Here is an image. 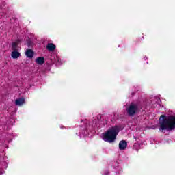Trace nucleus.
<instances>
[{"mask_svg":"<svg viewBox=\"0 0 175 175\" xmlns=\"http://www.w3.org/2000/svg\"><path fill=\"white\" fill-rule=\"evenodd\" d=\"M159 131H173L175 129V115H170L165 118L162 116L159 119Z\"/></svg>","mask_w":175,"mask_h":175,"instance_id":"nucleus-1","label":"nucleus"},{"mask_svg":"<svg viewBox=\"0 0 175 175\" xmlns=\"http://www.w3.org/2000/svg\"><path fill=\"white\" fill-rule=\"evenodd\" d=\"M121 129H122L121 126H113L110 127L105 133L102 134L101 137L104 142L113 143L116 141L117 135H118Z\"/></svg>","mask_w":175,"mask_h":175,"instance_id":"nucleus-2","label":"nucleus"},{"mask_svg":"<svg viewBox=\"0 0 175 175\" xmlns=\"http://www.w3.org/2000/svg\"><path fill=\"white\" fill-rule=\"evenodd\" d=\"M139 110L137 104L131 103V105L127 108V113L129 116H135Z\"/></svg>","mask_w":175,"mask_h":175,"instance_id":"nucleus-3","label":"nucleus"},{"mask_svg":"<svg viewBox=\"0 0 175 175\" xmlns=\"http://www.w3.org/2000/svg\"><path fill=\"white\" fill-rule=\"evenodd\" d=\"M98 122L99 120H96V119L91 122L89 124V129H90V131H94V129L100 128V124H99Z\"/></svg>","mask_w":175,"mask_h":175,"instance_id":"nucleus-4","label":"nucleus"},{"mask_svg":"<svg viewBox=\"0 0 175 175\" xmlns=\"http://www.w3.org/2000/svg\"><path fill=\"white\" fill-rule=\"evenodd\" d=\"M11 57L14 59H17V58H20L21 57V53H20L18 51H13L11 53Z\"/></svg>","mask_w":175,"mask_h":175,"instance_id":"nucleus-5","label":"nucleus"},{"mask_svg":"<svg viewBox=\"0 0 175 175\" xmlns=\"http://www.w3.org/2000/svg\"><path fill=\"white\" fill-rule=\"evenodd\" d=\"M152 105L153 107H157V106H161V98L155 97L152 101Z\"/></svg>","mask_w":175,"mask_h":175,"instance_id":"nucleus-6","label":"nucleus"},{"mask_svg":"<svg viewBox=\"0 0 175 175\" xmlns=\"http://www.w3.org/2000/svg\"><path fill=\"white\" fill-rule=\"evenodd\" d=\"M25 103V99L24 98H19L15 100V105L16 106H23Z\"/></svg>","mask_w":175,"mask_h":175,"instance_id":"nucleus-7","label":"nucleus"},{"mask_svg":"<svg viewBox=\"0 0 175 175\" xmlns=\"http://www.w3.org/2000/svg\"><path fill=\"white\" fill-rule=\"evenodd\" d=\"M128 146V143L125 140H122L119 143V148L120 150H125Z\"/></svg>","mask_w":175,"mask_h":175,"instance_id":"nucleus-8","label":"nucleus"},{"mask_svg":"<svg viewBox=\"0 0 175 175\" xmlns=\"http://www.w3.org/2000/svg\"><path fill=\"white\" fill-rule=\"evenodd\" d=\"M20 40H16L12 43V51H18V43H20Z\"/></svg>","mask_w":175,"mask_h":175,"instance_id":"nucleus-9","label":"nucleus"},{"mask_svg":"<svg viewBox=\"0 0 175 175\" xmlns=\"http://www.w3.org/2000/svg\"><path fill=\"white\" fill-rule=\"evenodd\" d=\"M25 55L27 58H33V51L32 49H27L25 52Z\"/></svg>","mask_w":175,"mask_h":175,"instance_id":"nucleus-10","label":"nucleus"},{"mask_svg":"<svg viewBox=\"0 0 175 175\" xmlns=\"http://www.w3.org/2000/svg\"><path fill=\"white\" fill-rule=\"evenodd\" d=\"M36 63L38 65H43L44 64V57H39L36 59Z\"/></svg>","mask_w":175,"mask_h":175,"instance_id":"nucleus-11","label":"nucleus"},{"mask_svg":"<svg viewBox=\"0 0 175 175\" xmlns=\"http://www.w3.org/2000/svg\"><path fill=\"white\" fill-rule=\"evenodd\" d=\"M46 49L49 51H54L55 50V45H54L53 43H49L47 44Z\"/></svg>","mask_w":175,"mask_h":175,"instance_id":"nucleus-12","label":"nucleus"},{"mask_svg":"<svg viewBox=\"0 0 175 175\" xmlns=\"http://www.w3.org/2000/svg\"><path fill=\"white\" fill-rule=\"evenodd\" d=\"M133 148L134 150H136V151L140 150L141 147H140V144H139V142H136L134 144Z\"/></svg>","mask_w":175,"mask_h":175,"instance_id":"nucleus-13","label":"nucleus"},{"mask_svg":"<svg viewBox=\"0 0 175 175\" xmlns=\"http://www.w3.org/2000/svg\"><path fill=\"white\" fill-rule=\"evenodd\" d=\"M82 136H83V137H85V136H88V130H81V137Z\"/></svg>","mask_w":175,"mask_h":175,"instance_id":"nucleus-14","label":"nucleus"},{"mask_svg":"<svg viewBox=\"0 0 175 175\" xmlns=\"http://www.w3.org/2000/svg\"><path fill=\"white\" fill-rule=\"evenodd\" d=\"M55 62L58 65H62V61L58 56H56V58L55 59Z\"/></svg>","mask_w":175,"mask_h":175,"instance_id":"nucleus-15","label":"nucleus"},{"mask_svg":"<svg viewBox=\"0 0 175 175\" xmlns=\"http://www.w3.org/2000/svg\"><path fill=\"white\" fill-rule=\"evenodd\" d=\"M114 169H116V170H121V168L120 167V165H118V163H116L114 165Z\"/></svg>","mask_w":175,"mask_h":175,"instance_id":"nucleus-16","label":"nucleus"},{"mask_svg":"<svg viewBox=\"0 0 175 175\" xmlns=\"http://www.w3.org/2000/svg\"><path fill=\"white\" fill-rule=\"evenodd\" d=\"M103 175H110V172H109V170H105L103 172Z\"/></svg>","mask_w":175,"mask_h":175,"instance_id":"nucleus-17","label":"nucleus"},{"mask_svg":"<svg viewBox=\"0 0 175 175\" xmlns=\"http://www.w3.org/2000/svg\"><path fill=\"white\" fill-rule=\"evenodd\" d=\"M144 59H145V60L148 59V58H147V56H145V57H144Z\"/></svg>","mask_w":175,"mask_h":175,"instance_id":"nucleus-18","label":"nucleus"},{"mask_svg":"<svg viewBox=\"0 0 175 175\" xmlns=\"http://www.w3.org/2000/svg\"><path fill=\"white\" fill-rule=\"evenodd\" d=\"M61 129H64V126H60Z\"/></svg>","mask_w":175,"mask_h":175,"instance_id":"nucleus-19","label":"nucleus"}]
</instances>
